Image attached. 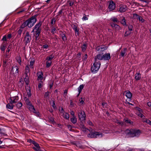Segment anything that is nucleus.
<instances>
[{
  "label": "nucleus",
  "mask_w": 151,
  "mask_h": 151,
  "mask_svg": "<svg viewBox=\"0 0 151 151\" xmlns=\"http://www.w3.org/2000/svg\"><path fill=\"white\" fill-rule=\"evenodd\" d=\"M111 20L114 22H119L118 19L115 17H113L111 19Z\"/></svg>",
  "instance_id": "a19ab883"
},
{
  "label": "nucleus",
  "mask_w": 151,
  "mask_h": 151,
  "mask_svg": "<svg viewBox=\"0 0 151 151\" xmlns=\"http://www.w3.org/2000/svg\"><path fill=\"white\" fill-rule=\"evenodd\" d=\"M56 22V20L55 18H53L51 20V24L52 26H53L55 24Z\"/></svg>",
  "instance_id": "79ce46f5"
},
{
  "label": "nucleus",
  "mask_w": 151,
  "mask_h": 151,
  "mask_svg": "<svg viewBox=\"0 0 151 151\" xmlns=\"http://www.w3.org/2000/svg\"><path fill=\"white\" fill-rule=\"evenodd\" d=\"M61 33L60 34V37H62V39L64 41H65L67 40V37H66L65 33L64 32L60 31Z\"/></svg>",
  "instance_id": "6ab92c4d"
},
{
  "label": "nucleus",
  "mask_w": 151,
  "mask_h": 151,
  "mask_svg": "<svg viewBox=\"0 0 151 151\" xmlns=\"http://www.w3.org/2000/svg\"><path fill=\"white\" fill-rule=\"evenodd\" d=\"M87 136L88 137L91 138H96L98 137H102L103 134L97 132H90L88 134Z\"/></svg>",
  "instance_id": "20e7f679"
},
{
  "label": "nucleus",
  "mask_w": 151,
  "mask_h": 151,
  "mask_svg": "<svg viewBox=\"0 0 151 151\" xmlns=\"http://www.w3.org/2000/svg\"><path fill=\"white\" fill-rule=\"evenodd\" d=\"M35 63V60L34 59H33L30 62L29 66L31 68H33V65Z\"/></svg>",
  "instance_id": "72a5a7b5"
},
{
  "label": "nucleus",
  "mask_w": 151,
  "mask_h": 151,
  "mask_svg": "<svg viewBox=\"0 0 151 151\" xmlns=\"http://www.w3.org/2000/svg\"><path fill=\"white\" fill-rule=\"evenodd\" d=\"M14 106V105H13V104H11L9 102V103L8 104L6 105V108L10 110L13 109Z\"/></svg>",
  "instance_id": "b1692460"
},
{
  "label": "nucleus",
  "mask_w": 151,
  "mask_h": 151,
  "mask_svg": "<svg viewBox=\"0 0 151 151\" xmlns=\"http://www.w3.org/2000/svg\"><path fill=\"white\" fill-rule=\"evenodd\" d=\"M19 100V97L17 96L11 97L9 99V102L11 104H14L17 103Z\"/></svg>",
  "instance_id": "1a4fd4ad"
},
{
  "label": "nucleus",
  "mask_w": 151,
  "mask_h": 151,
  "mask_svg": "<svg viewBox=\"0 0 151 151\" xmlns=\"http://www.w3.org/2000/svg\"><path fill=\"white\" fill-rule=\"evenodd\" d=\"M78 116L81 122L85 121L86 119V115L84 111L81 110L78 113Z\"/></svg>",
  "instance_id": "39448f33"
},
{
  "label": "nucleus",
  "mask_w": 151,
  "mask_h": 151,
  "mask_svg": "<svg viewBox=\"0 0 151 151\" xmlns=\"http://www.w3.org/2000/svg\"><path fill=\"white\" fill-rule=\"evenodd\" d=\"M75 32V34L76 36H78L79 35V30L78 28L74 30Z\"/></svg>",
  "instance_id": "de8ad7c7"
},
{
  "label": "nucleus",
  "mask_w": 151,
  "mask_h": 151,
  "mask_svg": "<svg viewBox=\"0 0 151 151\" xmlns=\"http://www.w3.org/2000/svg\"><path fill=\"white\" fill-rule=\"evenodd\" d=\"M24 99L26 104L27 106L32 104L31 101L29 100V99L26 97H25Z\"/></svg>",
  "instance_id": "bb28decb"
},
{
  "label": "nucleus",
  "mask_w": 151,
  "mask_h": 151,
  "mask_svg": "<svg viewBox=\"0 0 151 151\" xmlns=\"http://www.w3.org/2000/svg\"><path fill=\"white\" fill-rule=\"evenodd\" d=\"M80 127L81 130L83 132H86L88 130V129L83 124H81Z\"/></svg>",
  "instance_id": "4be33fe9"
},
{
  "label": "nucleus",
  "mask_w": 151,
  "mask_h": 151,
  "mask_svg": "<svg viewBox=\"0 0 151 151\" xmlns=\"http://www.w3.org/2000/svg\"><path fill=\"white\" fill-rule=\"evenodd\" d=\"M37 80H42L43 79V75L42 71H39L37 73Z\"/></svg>",
  "instance_id": "ddd939ff"
},
{
  "label": "nucleus",
  "mask_w": 151,
  "mask_h": 151,
  "mask_svg": "<svg viewBox=\"0 0 151 151\" xmlns=\"http://www.w3.org/2000/svg\"><path fill=\"white\" fill-rule=\"evenodd\" d=\"M125 96L129 99L128 100L129 101H131L132 98V94L130 91H127L126 93Z\"/></svg>",
  "instance_id": "f3484780"
},
{
  "label": "nucleus",
  "mask_w": 151,
  "mask_h": 151,
  "mask_svg": "<svg viewBox=\"0 0 151 151\" xmlns=\"http://www.w3.org/2000/svg\"><path fill=\"white\" fill-rule=\"evenodd\" d=\"M103 55L101 54H97L95 57L94 61H99V60H103Z\"/></svg>",
  "instance_id": "4468645a"
},
{
  "label": "nucleus",
  "mask_w": 151,
  "mask_h": 151,
  "mask_svg": "<svg viewBox=\"0 0 151 151\" xmlns=\"http://www.w3.org/2000/svg\"><path fill=\"white\" fill-rule=\"evenodd\" d=\"M133 137H138L141 133V131L139 129H133Z\"/></svg>",
  "instance_id": "9b49d317"
},
{
  "label": "nucleus",
  "mask_w": 151,
  "mask_h": 151,
  "mask_svg": "<svg viewBox=\"0 0 151 151\" xmlns=\"http://www.w3.org/2000/svg\"><path fill=\"white\" fill-rule=\"evenodd\" d=\"M56 29L55 27H53L51 29V33L52 34H54L56 32Z\"/></svg>",
  "instance_id": "5fc2aeb1"
},
{
  "label": "nucleus",
  "mask_w": 151,
  "mask_h": 151,
  "mask_svg": "<svg viewBox=\"0 0 151 151\" xmlns=\"http://www.w3.org/2000/svg\"><path fill=\"white\" fill-rule=\"evenodd\" d=\"M101 66V63L100 61H96L94 62L93 65L91 67V70L92 73H96L99 70Z\"/></svg>",
  "instance_id": "7ed1b4c3"
},
{
  "label": "nucleus",
  "mask_w": 151,
  "mask_h": 151,
  "mask_svg": "<svg viewBox=\"0 0 151 151\" xmlns=\"http://www.w3.org/2000/svg\"><path fill=\"white\" fill-rule=\"evenodd\" d=\"M133 129H127L125 131V133L127 135L130 137H133Z\"/></svg>",
  "instance_id": "9d476101"
},
{
  "label": "nucleus",
  "mask_w": 151,
  "mask_h": 151,
  "mask_svg": "<svg viewBox=\"0 0 151 151\" xmlns=\"http://www.w3.org/2000/svg\"><path fill=\"white\" fill-rule=\"evenodd\" d=\"M18 108H20L22 106V104L21 102H18L16 105Z\"/></svg>",
  "instance_id": "c03bdc74"
},
{
  "label": "nucleus",
  "mask_w": 151,
  "mask_h": 151,
  "mask_svg": "<svg viewBox=\"0 0 151 151\" xmlns=\"http://www.w3.org/2000/svg\"><path fill=\"white\" fill-rule=\"evenodd\" d=\"M84 15L82 18V20L83 21H86L88 19V17L89 16V15H88L87 16H86V15L84 14Z\"/></svg>",
  "instance_id": "ea45409f"
},
{
  "label": "nucleus",
  "mask_w": 151,
  "mask_h": 151,
  "mask_svg": "<svg viewBox=\"0 0 151 151\" xmlns=\"http://www.w3.org/2000/svg\"><path fill=\"white\" fill-rule=\"evenodd\" d=\"M128 30L131 32L133 31V26L132 25L129 24L128 26Z\"/></svg>",
  "instance_id": "49530a36"
},
{
  "label": "nucleus",
  "mask_w": 151,
  "mask_h": 151,
  "mask_svg": "<svg viewBox=\"0 0 151 151\" xmlns=\"http://www.w3.org/2000/svg\"><path fill=\"white\" fill-rule=\"evenodd\" d=\"M84 98H81V99H79V101L80 105H82L84 104Z\"/></svg>",
  "instance_id": "4c0bfd02"
},
{
  "label": "nucleus",
  "mask_w": 151,
  "mask_h": 151,
  "mask_svg": "<svg viewBox=\"0 0 151 151\" xmlns=\"http://www.w3.org/2000/svg\"><path fill=\"white\" fill-rule=\"evenodd\" d=\"M19 67L15 65H13L11 70V73H12L14 76H16L18 74Z\"/></svg>",
  "instance_id": "423d86ee"
},
{
  "label": "nucleus",
  "mask_w": 151,
  "mask_h": 151,
  "mask_svg": "<svg viewBox=\"0 0 151 151\" xmlns=\"http://www.w3.org/2000/svg\"><path fill=\"white\" fill-rule=\"evenodd\" d=\"M40 147L38 144L37 143L34 145V147H33L34 150L36 151H41L40 150Z\"/></svg>",
  "instance_id": "aec40b11"
},
{
  "label": "nucleus",
  "mask_w": 151,
  "mask_h": 151,
  "mask_svg": "<svg viewBox=\"0 0 151 151\" xmlns=\"http://www.w3.org/2000/svg\"><path fill=\"white\" fill-rule=\"evenodd\" d=\"M132 32H131L129 30L126 31L124 34L125 36V37L127 36L128 35H130Z\"/></svg>",
  "instance_id": "58836bf2"
},
{
  "label": "nucleus",
  "mask_w": 151,
  "mask_h": 151,
  "mask_svg": "<svg viewBox=\"0 0 151 151\" xmlns=\"http://www.w3.org/2000/svg\"><path fill=\"white\" fill-rule=\"evenodd\" d=\"M6 49V46L5 45H2L1 46V49L2 51H4Z\"/></svg>",
  "instance_id": "09e8293b"
},
{
  "label": "nucleus",
  "mask_w": 151,
  "mask_h": 151,
  "mask_svg": "<svg viewBox=\"0 0 151 151\" xmlns=\"http://www.w3.org/2000/svg\"><path fill=\"white\" fill-rule=\"evenodd\" d=\"M70 120L71 122L73 124H75L77 122V120L76 116L70 118Z\"/></svg>",
  "instance_id": "cd10ccee"
},
{
  "label": "nucleus",
  "mask_w": 151,
  "mask_h": 151,
  "mask_svg": "<svg viewBox=\"0 0 151 151\" xmlns=\"http://www.w3.org/2000/svg\"><path fill=\"white\" fill-rule=\"evenodd\" d=\"M33 113H35V115L38 116H40V113L39 112H36V110H35V111H33Z\"/></svg>",
  "instance_id": "69168bd1"
},
{
  "label": "nucleus",
  "mask_w": 151,
  "mask_h": 151,
  "mask_svg": "<svg viewBox=\"0 0 151 151\" xmlns=\"http://www.w3.org/2000/svg\"><path fill=\"white\" fill-rule=\"evenodd\" d=\"M139 16L137 14H133V18L134 19H137L138 20Z\"/></svg>",
  "instance_id": "e433bc0d"
},
{
  "label": "nucleus",
  "mask_w": 151,
  "mask_h": 151,
  "mask_svg": "<svg viewBox=\"0 0 151 151\" xmlns=\"http://www.w3.org/2000/svg\"><path fill=\"white\" fill-rule=\"evenodd\" d=\"M25 77L24 78V80L25 82H26V84H27L28 83V76H26V75H25Z\"/></svg>",
  "instance_id": "3c124183"
},
{
  "label": "nucleus",
  "mask_w": 151,
  "mask_h": 151,
  "mask_svg": "<svg viewBox=\"0 0 151 151\" xmlns=\"http://www.w3.org/2000/svg\"><path fill=\"white\" fill-rule=\"evenodd\" d=\"M31 39V37L29 35V32H27L26 33V35L24 39V40L25 42V44L26 45H27V43L30 42Z\"/></svg>",
  "instance_id": "0eeeda50"
},
{
  "label": "nucleus",
  "mask_w": 151,
  "mask_h": 151,
  "mask_svg": "<svg viewBox=\"0 0 151 151\" xmlns=\"http://www.w3.org/2000/svg\"><path fill=\"white\" fill-rule=\"evenodd\" d=\"M70 113L71 115L73 117L76 116L75 115V113L73 111H70Z\"/></svg>",
  "instance_id": "e2e57ef3"
},
{
  "label": "nucleus",
  "mask_w": 151,
  "mask_h": 151,
  "mask_svg": "<svg viewBox=\"0 0 151 151\" xmlns=\"http://www.w3.org/2000/svg\"><path fill=\"white\" fill-rule=\"evenodd\" d=\"M84 87V86L83 85H81L78 88V92H79V93H80Z\"/></svg>",
  "instance_id": "c9c22d12"
},
{
  "label": "nucleus",
  "mask_w": 151,
  "mask_h": 151,
  "mask_svg": "<svg viewBox=\"0 0 151 151\" xmlns=\"http://www.w3.org/2000/svg\"><path fill=\"white\" fill-rule=\"evenodd\" d=\"M138 20L141 23H143L145 21V20L143 19L142 17L140 16L139 17Z\"/></svg>",
  "instance_id": "864d4df0"
},
{
  "label": "nucleus",
  "mask_w": 151,
  "mask_h": 151,
  "mask_svg": "<svg viewBox=\"0 0 151 151\" xmlns=\"http://www.w3.org/2000/svg\"><path fill=\"white\" fill-rule=\"evenodd\" d=\"M50 94V92L48 91L46 92L45 94L44 97L46 99V100H48L49 99V95Z\"/></svg>",
  "instance_id": "473e14b6"
},
{
  "label": "nucleus",
  "mask_w": 151,
  "mask_h": 151,
  "mask_svg": "<svg viewBox=\"0 0 151 151\" xmlns=\"http://www.w3.org/2000/svg\"><path fill=\"white\" fill-rule=\"evenodd\" d=\"M136 109L139 111V113H142V110L140 108L137 107Z\"/></svg>",
  "instance_id": "0e129e2a"
},
{
  "label": "nucleus",
  "mask_w": 151,
  "mask_h": 151,
  "mask_svg": "<svg viewBox=\"0 0 151 151\" xmlns=\"http://www.w3.org/2000/svg\"><path fill=\"white\" fill-rule=\"evenodd\" d=\"M2 40L4 41H6V35H4L3 36V38L2 39Z\"/></svg>",
  "instance_id": "774afa93"
},
{
  "label": "nucleus",
  "mask_w": 151,
  "mask_h": 151,
  "mask_svg": "<svg viewBox=\"0 0 151 151\" xmlns=\"http://www.w3.org/2000/svg\"><path fill=\"white\" fill-rule=\"evenodd\" d=\"M44 85L43 82L42 80H40L39 81V83L38 84V87L39 88H41Z\"/></svg>",
  "instance_id": "c756f323"
},
{
  "label": "nucleus",
  "mask_w": 151,
  "mask_h": 151,
  "mask_svg": "<svg viewBox=\"0 0 151 151\" xmlns=\"http://www.w3.org/2000/svg\"><path fill=\"white\" fill-rule=\"evenodd\" d=\"M51 104L52 106L54 108H55L56 107L55 101H52V102L51 103Z\"/></svg>",
  "instance_id": "052dcab7"
},
{
  "label": "nucleus",
  "mask_w": 151,
  "mask_h": 151,
  "mask_svg": "<svg viewBox=\"0 0 151 151\" xmlns=\"http://www.w3.org/2000/svg\"><path fill=\"white\" fill-rule=\"evenodd\" d=\"M119 12L121 13L124 12L127 9V7L126 5L121 4L119 8Z\"/></svg>",
  "instance_id": "f8f14e48"
},
{
  "label": "nucleus",
  "mask_w": 151,
  "mask_h": 151,
  "mask_svg": "<svg viewBox=\"0 0 151 151\" xmlns=\"http://www.w3.org/2000/svg\"><path fill=\"white\" fill-rule=\"evenodd\" d=\"M146 123L147 124H148L150 125H151V121L148 119H147V120L146 121Z\"/></svg>",
  "instance_id": "338daca9"
},
{
  "label": "nucleus",
  "mask_w": 151,
  "mask_h": 151,
  "mask_svg": "<svg viewBox=\"0 0 151 151\" xmlns=\"http://www.w3.org/2000/svg\"><path fill=\"white\" fill-rule=\"evenodd\" d=\"M127 49L126 48H124L123 50H122L120 52V56L121 57H123L126 55Z\"/></svg>",
  "instance_id": "a211bd4d"
},
{
  "label": "nucleus",
  "mask_w": 151,
  "mask_h": 151,
  "mask_svg": "<svg viewBox=\"0 0 151 151\" xmlns=\"http://www.w3.org/2000/svg\"><path fill=\"white\" fill-rule=\"evenodd\" d=\"M27 95L28 97H30L31 96V90L28 91H26Z\"/></svg>",
  "instance_id": "13d9d810"
},
{
  "label": "nucleus",
  "mask_w": 151,
  "mask_h": 151,
  "mask_svg": "<svg viewBox=\"0 0 151 151\" xmlns=\"http://www.w3.org/2000/svg\"><path fill=\"white\" fill-rule=\"evenodd\" d=\"M135 79L136 81L140 80L141 78V74L139 73H136L134 75Z\"/></svg>",
  "instance_id": "412c9836"
},
{
  "label": "nucleus",
  "mask_w": 151,
  "mask_h": 151,
  "mask_svg": "<svg viewBox=\"0 0 151 151\" xmlns=\"http://www.w3.org/2000/svg\"><path fill=\"white\" fill-rule=\"evenodd\" d=\"M29 106V110L31 111L32 112L35 111V109L34 107V106L32 105V104H31L28 106Z\"/></svg>",
  "instance_id": "c85d7f7f"
},
{
  "label": "nucleus",
  "mask_w": 151,
  "mask_h": 151,
  "mask_svg": "<svg viewBox=\"0 0 151 151\" xmlns=\"http://www.w3.org/2000/svg\"><path fill=\"white\" fill-rule=\"evenodd\" d=\"M110 25L113 29L117 30H119L121 29V27L118 25L114 24L113 23H110Z\"/></svg>",
  "instance_id": "2eb2a0df"
},
{
  "label": "nucleus",
  "mask_w": 151,
  "mask_h": 151,
  "mask_svg": "<svg viewBox=\"0 0 151 151\" xmlns=\"http://www.w3.org/2000/svg\"><path fill=\"white\" fill-rule=\"evenodd\" d=\"M103 60H109L111 58L110 54L109 53H106L103 55Z\"/></svg>",
  "instance_id": "dca6fc26"
},
{
  "label": "nucleus",
  "mask_w": 151,
  "mask_h": 151,
  "mask_svg": "<svg viewBox=\"0 0 151 151\" xmlns=\"http://www.w3.org/2000/svg\"><path fill=\"white\" fill-rule=\"evenodd\" d=\"M36 22L37 19L36 16H33L24 22L21 26L20 27L23 29L27 26L29 28H31L34 25Z\"/></svg>",
  "instance_id": "f257e3e1"
},
{
  "label": "nucleus",
  "mask_w": 151,
  "mask_h": 151,
  "mask_svg": "<svg viewBox=\"0 0 151 151\" xmlns=\"http://www.w3.org/2000/svg\"><path fill=\"white\" fill-rule=\"evenodd\" d=\"M54 56L52 54L49 56H47L46 58V60H47L49 61H52V59L54 58Z\"/></svg>",
  "instance_id": "7c9ffc66"
},
{
  "label": "nucleus",
  "mask_w": 151,
  "mask_h": 151,
  "mask_svg": "<svg viewBox=\"0 0 151 151\" xmlns=\"http://www.w3.org/2000/svg\"><path fill=\"white\" fill-rule=\"evenodd\" d=\"M42 23L41 22H39L37 23L34 27L32 32H33L35 35L36 39L39 36L41 32V29L40 28Z\"/></svg>",
  "instance_id": "f03ea898"
},
{
  "label": "nucleus",
  "mask_w": 151,
  "mask_h": 151,
  "mask_svg": "<svg viewBox=\"0 0 151 151\" xmlns=\"http://www.w3.org/2000/svg\"><path fill=\"white\" fill-rule=\"evenodd\" d=\"M87 54H85L83 58V60L85 61H86L87 59Z\"/></svg>",
  "instance_id": "6e6d98bb"
},
{
  "label": "nucleus",
  "mask_w": 151,
  "mask_h": 151,
  "mask_svg": "<svg viewBox=\"0 0 151 151\" xmlns=\"http://www.w3.org/2000/svg\"><path fill=\"white\" fill-rule=\"evenodd\" d=\"M87 47V45L86 44H83L81 46V48L82 49V50L83 52H85Z\"/></svg>",
  "instance_id": "a878e982"
},
{
  "label": "nucleus",
  "mask_w": 151,
  "mask_h": 151,
  "mask_svg": "<svg viewBox=\"0 0 151 151\" xmlns=\"http://www.w3.org/2000/svg\"><path fill=\"white\" fill-rule=\"evenodd\" d=\"M47 60L46 62V67L47 68H48L51 65L52 63V61H49L47 60Z\"/></svg>",
  "instance_id": "2f4dec72"
},
{
  "label": "nucleus",
  "mask_w": 151,
  "mask_h": 151,
  "mask_svg": "<svg viewBox=\"0 0 151 151\" xmlns=\"http://www.w3.org/2000/svg\"><path fill=\"white\" fill-rule=\"evenodd\" d=\"M124 120L127 123H129L130 124H132L133 123V122L129 119H124Z\"/></svg>",
  "instance_id": "f704fd0d"
},
{
  "label": "nucleus",
  "mask_w": 151,
  "mask_h": 151,
  "mask_svg": "<svg viewBox=\"0 0 151 151\" xmlns=\"http://www.w3.org/2000/svg\"><path fill=\"white\" fill-rule=\"evenodd\" d=\"M87 124H89V125L91 126H92L93 125V123H92V122L90 120H89L87 122Z\"/></svg>",
  "instance_id": "680f3d73"
},
{
  "label": "nucleus",
  "mask_w": 151,
  "mask_h": 151,
  "mask_svg": "<svg viewBox=\"0 0 151 151\" xmlns=\"http://www.w3.org/2000/svg\"><path fill=\"white\" fill-rule=\"evenodd\" d=\"M60 111L61 114H62V116H64V110L63 108H61V109L59 110Z\"/></svg>",
  "instance_id": "8fccbe9b"
},
{
  "label": "nucleus",
  "mask_w": 151,
  "mask_h": 151,
  "mask_svg": "<svg viewBox=\"0 0 151 151\" xmlns=\"http://www.w3.org/2000/svg\"><path fill=\"white\" fill-rule=\"evenodd\" d=\"M30 70L29 66L28 65H27L25 69V75L28 76V74L29 73Z\"/></svg>",
  "instance_id": "5701e85b"
},
{
  "label": "nucleus",
  "mask_w": 151,
  "mask_h": 151,
  "mask_svg": "<svg viewBox=\"0 0 151 151\" xmlns=\"http://www.w3.org/2000/svg\"><path fill=\"white\" fill-rule=\"evenodd\" d=\"M116 7V5L112 1H111L109 2L108 6V9L109 11H112L114 10Z\"/></svg>",
  "instance_id": "6e6552de"
},
{
  "label": "nucleus",
  "mask_w": 151,
  "mask_h": 151,
  "mask_svg": "<svg viewBox=\"0 0 151 151\" xmlns=\"http://www.w3.org/2000/svg\"><path fill=\"white\" fill-rule=\"evenodd\" d=\"M81 53H79L77 55V58L79 60H81L80 58L81 57Z\"/></svg>",
  "instance_id": "bf43d9fd"
},
{
  "label": "nucleus",
  "mask_w": 151,
  "mask_h": 151,
  "mask_svg": "<svg viewBox=\"0 0 151 151\" xmlns=\"http://www.w3.org/2000/svg\"><path fill=\"white\" fill-rule=\"evenodd\" d=\"M136 114L138 116L140 117L141 118H145V116L142 114L141 113H136Z\"/></svg>",
  "instance_id": "a18cd8bd"
},
{
  "label": "nucleus",
  "mask_w": 151,
  "mask_h": 151,
  "mask_svg": "<svg viewBox=\"0 0 151 151\" xmlns=\"http://www.w3.org/2000/svg\"><path fill=\"white\" fill-rule=\"evenodd\" d=\"M63 116L64 118L65 119H69V115L68 114V113H65V115L64 114V116Z\"/></svg>",
  "instance_id": "603ef678"
},
{
  "label": "nucleus",
  "mask_w": 151,
  "mask_h": 151,
  "mask_svg": "<svg viewBox=\"0 0 151 151\" xmlns=\"http://www.w3.org/2000/svg\"><path fill=\"white\" fill-rule=\"evenodd\" d=\"M71 26L73 29L74 30L78 28L77 26L75 24H73Z\"/></svg>",
  "instance_id": "4d7b16f0"
},
{
  "label": "nucleus",
  "mask_w": 151,
  "mask_h": 151,
  "mask_svg": "<svg viewBox=\"0 0 151 151\" xmlns=\"http://www.w3.org/2000/svg\"><path fill=\"white\" fill-rule=\"evenodd\" d=\"M121 22V23L124 25H125L126 24V20L124 18H123V19L122 20Z\"/></svg>",
  "instance_id": "37998d69"
},
{
  "label": "nucleus",
  "mask_w": 151,
  "mask_h": 151,
  "mask_svg": "<svg viewBox=\"0 0 151 151\" xmlns=\"http://www.w3.org/2000/svg\"><path fill=\"white\" fill-rule=\"evenodd\" d=\"M107 47L105 45H102L99 47L98 50H100L101 51H103L106 50L107 49Z\"/></svg>",
  "instance_id": "393cba45"
}]
</instances>
